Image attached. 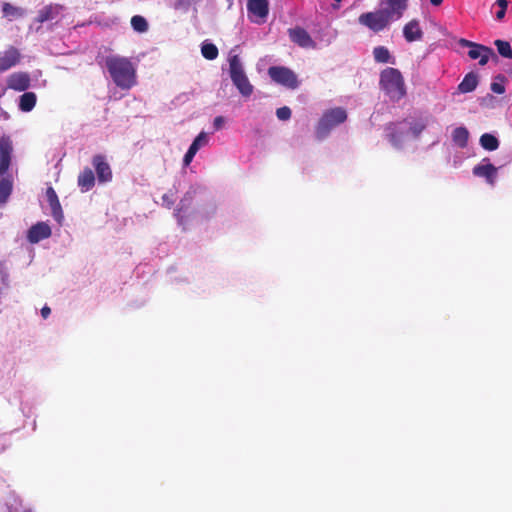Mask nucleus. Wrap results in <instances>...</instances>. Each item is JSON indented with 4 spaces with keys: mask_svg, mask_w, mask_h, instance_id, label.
<instances>
[{
    "mask_svg": "<svg viewBox=\"0 0 512 512\" xmlns=\"http://www.w3.org/2000/svg\"><path fill=\"white\" fill-rule=\"evenodd\" d=\"M105 65L117 87L125 90L136 84V69L130 59L111 55L106 57Z\"/></svg>",
    "mask_w": 512,
    "mask_h": 512,
    "instance_id": "obj_1",
    "label": "nucleus"
},
{
    "mask_svg": "<svg viewBox=\"0 0 512 512\" xmlns=\"http://www.w3.org/2000/svg\"><path fill=\"white\" fill-rule=\"evenodd\" d=\"M13 144L10 136L0 137V205L5 204L13 190V179L8 173L11 165Z\"/></svg>",
    "mask_w": 512,
    "mask_h": 512,
    "instance_id": "obj_2",
    "label": "nucleus"
},
{
    "mask_svg": "<svg viewBox=\"0 0 512 512\" xmlns=\"http://www.w3.org/2000/svg\"><path fill=\"white\" fill-rule=\"evenodd\" d=\"M379 84L392 101H399L406 95L404 78L396 68L387 67L382 70Z\"/></svg>",
    "mask_w": 512,
    "mask_h": 512,
    "instance_id": "obj_3",
    "label": "nucleus"
},
{
    "mask_svg": "<svg viewBox=\"0 0 512 512\" xmlns=\"http://www.w3.org/2000/svg\"><path fill=\"white\" fill-rule=\"evenodd\" d=\"M347 120V112L342 107H336L325 111L318 121L315 132L319 140L328 136L332 129Z\"/></svg>",
    "mask_w": 512,
    "mask_h": 512,
    "instance_id": "obj_4",
    "label": "nucleus"
},
{
    "mask_svg": "<svg viewBox=\"0 0 512 512\" xmlns=\"http://www.w3.org/2000/svg\"><path fill=\"white\" fill-rule=\"evenodd\" d=\"M393 21L395 19L383 8L362 13L358 17V23L374 33L385 30Z\"/></svg>",
    "mask_w": 512,
    "mask_h": 512,
    "instance_id": "obj_5",
    "label": "nucleus"
},
{
    "mask_svg": "<svg viewBox=\"0 0 512 512\" xmlns=\"http://www.w3.org/2000/svg\"><path fill=\"white\" fill-rule=\"evenodd\" d=\"M229 71L233 84L244 97H249L253 92V86L249 82L238 55L229 57Z\"/></svg>",
    "mask_w": 512,
    "mask_h": 512,
    "instance_id": "obj_6",
    "label": "nucleus"
},
{
    "mask_svg": "<svg viewBox=\"0 0 512 512\" xmlns=\"http://www.w3.org/2000/svg\"><path fill=\"white\" fill-rule=\"evenodd\" d=\"M268 75L271 80L288 89L295 90L299 87V80L296 73L285 66H271L268 68Z\"/></svg>",
    "mask_w": 512,
    "mask_h": 512,
    "instance_id": "obj_7",
    "label": "nucleus"
},
{
    "mask_svg": "<svg viewBox=\"0 0 512 512\" xmlns=\"http://www.w3.org/2000/svg\"><path fill=\"white\" fill-rule=\"evenodd\" d=\"M459 45L462 47H468V56L472 60L479 59V65L484 66L488 63L490 57L497 59L494 50L488 46L478 44L467 39L461 38Z\"/></svg>",
    "mask_w": 512,
    "mask_h": 512,
    "instance_id": "obj_8",
    "label": "nucleus"
},
{
    "mask_svg": "<svg viewBox=\"0 0 512 512\" xmlns=\"http://www.w3.org/2000/svg\"><path fill=\"white\" fill-rule=\"evenodd\" d=\"M288 35L290 40L301 48L314 49L316 47L315 41L302 27H294L288 29Z\"/></svg>",
    "mask_w": 512,
    "mask_h": 512,
    "instance_id": "obj_9",
    "label": "nucleus"
},
{
    "mask_svg": "<svg viewBox=\"0 0 512 512\" xmlns=\"http://www.w3.org/2000/svg\"><path fill=\"white\" fill-rule=\"evenodd\" d=\"M22 55L14 46H9L6 50L0 52V72H5L18 65Z\"/></svg>",
    "mask_w": 512,
    "mask_h": 512,
    "instance_id": "obj_10",
    "label": "nucleus"
},
{
    "mask_svg": "<svg viewBox=\"0 0 512 512\" xmlns=\"http://www.w3.org/2000/svg\"><path fill=\"white\" fill-rule=\"evenodd\" d=\"M498 169L490 163L488 158L482 159V161L474 166L473 174L476 177L485 178L488 184L494 185L496 177H497Z\"/></svg>",
    "mask_w": 512,
    "mask_h": 512,
    "instance_id": "obj_11",
    "label": "nucleus"
},
{
    "mask_svg": "<svg viewBox=\"0 0 512 512\" xmlns=\"http://www.w3.org/2000/svg\"><path fill=\"white\" fill-rule=\"evenodd\" d=\"M193 199L194 192H186L183 198L180 200L177 208L175 209L174 215L179 225H184L186 218L190 216Z\"/></svg>",
    "mask_w": 512,
    "mask_h": 512,
    "instance_id": "obj_12",
    "label": "nucleus"
},
{
    "mask_svg": "<svg viewBox=\"0 0 512 512\" xmlns=\"http://www.w3.org/2000/svg\"><path fill=\"white\" fill-rule=\"evenodd\" d=\"M403 122H390L386 125L385 131L389 142L396 148H400L405 138L406 131L401 126Z\"/></svg>",
    "mask_w": 512,
    "mask_h": 512,
    "instance_id": "obj_13",
    "label": "nucleus"
},
{
    "mask_svg": "<svg viewBox=\"0 0 512 512\" xmlns=\"http://www.w3.org/2000/svg\"><path fill=\"white\" fill-rule=\"evenodd\" d=\"M52 231L46 222H37L32 225L27 232V240L31 244H36L51 236Z\"/></svg>",
    "mask_w": 512,
    "mask_h": 512,
    "instance_id": "obj_14",
    "label": "nucleus"
},
{
    "mask_svg": "<svg viewBox=\"0 0 512 512\" xmlns=\"http://www.w3.org/2000/svg\"><path fill=\"white\" fill-rule=\"evenodd\" d=\"M30 85L31 78L27 72H15L7 78V87L14 91H26Z\"/></svg>",
    "mask_w": 512,
    "mask_h": 512,
    "instance_id": "obj_15",
    "label": "nucleus"
},
{
    "mask_svg": "<svg viewBox=\"0 0 512 512\" xmlns=\"http://www.w3.org/2000/svg\"><path fill=\"white\" fill-rule=\"evenodd\" d=\"M247 9L250 14L256 17V23H263L269 12L268 0H249Z\"/></svg>",
    "mask_w": 512,
    "mask_h": 512,
    "instance_id": "obj_16",
    "label": "nucleus"
},
{
    "mask_svg": "<svg viewBox=\"0 0 512 512\" xmlns=\"http://www.w3.org/2000/svg\"><path fill=\"white\" fill-rule=\"evenodd\" d=\"M92 163L95 167L98 180L100 182H109L112 180V171L105 157L101 154L93 157Z\"/></svg>",
    "mask_w": 512,
    "mask_h": 512,
    "instance_id": "obj_17",
    "label": "nucleus"
},
{
    "mask_svg": "<svg viewBox=\"0 0 512 512\" xmlns=\"http://www.w3.org/2000/svg\"><path fill=\"white\" fill-rule=\"evenodd\" d=\"M424 32L418 19H412L403 26V37L409 43L423 39Z\"/></svg>",
    "mask_w": 512,
    "mask_h": 512,
    "instance_id": "obj_18",
    "label": "nucleus"
},
{
    "mask_svg": "<svg viewBox=\"0 0 512 512\" xmlns=\"http://www.w3.org/2000/svg\"><path fill=\"white\" fill-rule=\"evenodd\" d=\"M409 0H382V3L386 5L384 8L395 21L401 19L408 9Z\"/></svg>",
    "mask_w": 512,
    "mask_h": 512,
    "instance_id": "obj_19",
    "label": "nucleus"
},
{
    "mask_svg": "<svg viewBox=\"0 0 512 512\" xmlns=\"http://www.w3.org/2000/svg\"><path fill=\"white\" fill-rule=\"evenodd\" d=\"M46 197H47L49 206L51 208V214H52L53 218L58 223H61L64 218V215H63V210H62L60 201L58 199V196L56 194V191L52 187H48L46 190Z\"/></svg>",
    "mask_w": 512,
    "mask_h": 512,
    "instance_id": "obj_20",
    "label": "nucleus"
},
{
    "mask_svg": "<svg viewBox=\"0 0 512 512\" xmlns=\"http://www.w3.org/2000/svg\"><path fill=\"white\" fill-rule=\"evenodd\" d=\"M63 9L62 5L49 4L38 11L35 21L38 23H44L46 21L56 19Z\"/></svg>",
    "mask_w": 512,
    "mask_h": 512,
    "instance_id": "obj_21",
    "label": "nucleus"
},
{
    "mask_svg": "<svg viewBox=\"0 0 512 512\" xmlns=\"http://www.w3.org/2000/svg\"><path fill=\"white\" fill-rule=\"evenodd\" d=\"M95 176L93 171L86 167L78 176V185L83 192L89 191L94 187Z\"/></svg>",
    "mask_w": 512,
    "mask_h": 512,
    "instance_id": "obj_22",
    "label": "nucleus"
},
{
    "mask_svg": "<svg viewBox=\"0 0 512 512\" xmlns=\"http://www.w3.org/2000/svg\"><path fill=\"white\" fill-rule=\"evenodd\" d=\"M478 85V75L474 72H470L465 75L463 80L458 85V91L460 93H470L476 89Z\"/></svg>",
    "mask_w": 512,
    "mask_h": 512,
    "instance_id": "obj_23",
    "label": "nucleus"
},
{
    "mask_svg": "<svg viewBox=\"0 0 512 512\" xmlns=\"http://www.w3.org/2000/svg\"><path fill=\"white\" fill-rule=\"evenodd\" d=\"M373 57L377 63H395V58L391 55L389 49L385 46H376L373 48Z\"/></svg>",
    "mask_w": 512,
    "mask_h": 512,
    "instance_id": "obj_24",
    "label": "nucleus"
},
{
    "mask_svg": "<svg viewBox=\"0 0 512 512\" xmlns=\"http://www.w3.org/2000/svg\"><path fill=\"white\" fill-rule=\"evenodd\" d=\"M37 96L34 92H24L19 98V109L22 112H30L36 105Z\"/></svg>",
    "mask_w": 512,
    "mask_h": 512,
    "instance_id": "obj_25",
    "label": "nucleus"
},
{
    "mask_svg": "<svg viewBox=\"0 0 512 512\" xmlns=\"http://www.w3.org/2000/svg\"><path fill=\"white\" fill-rule=\"evenodd\" d=\"M469 131L465 127H457L452 132L454 144L460 148H465L468 144Z\"/></svg>",
    "mask_w": 512,
    "mask_h": 512,
    "instance_id": "obj_26",
    "label": "nucleus"
},
{
    "mask_svg": "<svg viewBox=\"0 0 512 512\" xmlns=\"http://www.w3.org/2000/svg\"><path fill=\"white\" fill-rule=\"evenodd\" d=\"M479 142L481 147L487 151H494L499 147V140L490 133L481 135Z\"/></svg>",
    "mask_w": 512,
    "mask_h": 512,
    "instance_id": "obj_27",
    "label": "nucleus"
},
{
    "mask_svg": "<svg viewBox=\"0 0 512 512\" xmlns=\"http://www.w3.org/2000/svg\"><path fill=\"white\" fill-rule=\"evenodd\" d=\"M202 56L207 60H214L218 57V48L213 43L204 42L201 46Z\"/></svg>",
    "mask_w": 512,
    "mask_h": 512,
    "instance_id": "obj_28",
    "label": "nucleus"
},
{
    "mask_svg": "<svg viewBox=\"0 0 512 512\" xmlns=\"http://www.w3.org/2000/svg\"><path fill=\"white\" fill-rule=\"evenodd\" d=\"M131 26L138 33H145L149 28L147 20L141 15L131 18Z\"/></svg>",
    "mask_w": 512,
    "mask_h": 512,
    "instance_id": "obj_29",
    "label": "nucleus"
},
{
    "mask_svg": "<svg viewBox=\"0 0 512 512\" xmlns=\"http://www.w3.org/2000/svg\"><path fill=\"white\" fill-rule=\"evenodd\" d=\"M494 45L497 47V51L502 57L508 59L512 58V48L508 41L497 39L494 41Z\"/></svg>",
    "mask_w": 512,
    "mask_h": 512,
    "instance_id": "obj_30",
    "label": "nucleus"
},
{
    "mask_svg": "<svg viewBox=\"0 0 512 512\" xmlns=\"http://www.w3.org/2000/svg\"><path fill=\"white\" fill-rule=\"evenodd\" d=\"M427 124L425 121L419 120L410 123L409 131L414 138H418L420 134L426 129Z\"/></svg>",
    "mask_w": 512,
    "mask_h": 512,
    "instance_id": "obj_31",
    "label": "nucleus"
},
{
    "mask_svg": "<svg viewBox=\"0 0 512 512\" xmlns=\"http://www.w3.org/2000/svg\"><path fill=\"white\" fill-rule=\"evenodd\" d=\"M4 16L20 17L23 15V11L19 7H15L10 3H4L2 7Z\"/></svg>",
    "mask_w": 512,
    "mask_h": 512,
    "instance_id": "obj_32",
    "label": "nucleus"
},
{
    "mask_svg": "<svg viewBox=\"0 0 512 512\" xmlns=\"http://www.w3.org/2000/svg\"><path fill=\"white\" fill-rule=\"evenodd\" d=\"M508 4V0H496L495 5L499 7V10L496 12L497 20L501 21L505 17Z\"/></svg>",
    "mask_w": 512,
    "mask_h": 512,
    "instance_id": "obj_33",
    "label": "nucleus"
},
{
    "mask_svg": "<svg viewBox=\"0 0 512 512\" xmlns=\"http://www.w3.org/2000/svg\"><path fill=\"white\" fill-rule=\"evenodd\" d=\"M276 115L279 120L286 121L291 118V109L287 106L278 108L276 110Z\"/></svg>",
    "mask_w": 512,
    "mask_h": 512,
    "instance_id": "obj_34",
    "label": "nucleus"
},
{
    "mask_svg": "<svg viewBox=\"0 0 512 512\" xmlns=\"http://www.w3.org/2000/svg\"><path fill=\"white\" fill-rule=\"evenodd\" d=\"M174 203H175L174 193L169 192V193H165L162 196V205L165 206L166 208H168V209L172 208Z\"/></svg>",
    "mask_w": 512,
    "mask_h": 512,
    "instance_id": "obj_35",
    "label": "nucleus"
},
{
    "mask_svg": "<svg viewBox=\"0 0 512 512\" xmlns=\"http://www.w3.org/2000/svg\"><path fill=\"white\" fill-rule=\"evenodd\" d=\"M192 143L196 144L197 148L200 149L202 146L208 143L207 134L205 132L199 133Z\"/></svg>",
    "mask_w": 512,
    "mask_h": 512,
    "instance_id": "obj_36",
    "label": "nucleus"
},
{
    "mask_svg": "<svg viewBox=\"0 0 512 512\" xmlns=\"http://www.w3.org/2000/svg\"><path fill=\"white\" fill-rule=\"evenodd\" d=\"M225 124V118L223 116H217L214 118L213 126L215 130H220Z\"/></svg>",
    "mask_w": 512,
    "mask_h": 512,
    "instance_id": "obj_37",
    "label": "nucleus"
},
{
    "mask_svg": "<svg viewBox=\"0 0 512 512\" xmlns=\"http://www.w3.org/2000/svg\"><path fill=\"white\" fill-rule=\"evenodd\" d=\"M491 90L496 94H503L505 92V87L500 83L493 82L491 84Z\"/></svg>",
    "mask_w": 512,
    "mask_h": 512,
    "instance_id": "obj_38",
    "label": "nucleus"
},
{
    "mask_svg": "<svg viewBox=\"0 0 512 512\" xmlns=\"http://www.w3.org/2000/svg\"><path fill=\"white\" fill-rule=\"evenodd\" d=\"M194 156L195 155H193L189 151H187L183 158L184 165H186V166L189 165L192 162Z\"/></svg>",
    "mask_w": 512,
    "mask_h": 512,
    "instance_id": "obj_39",
    "label": "nucleus"
},
{
    "mask_svg": "<svg viewBox=\"0 0 512 512\" xmlns=\"http://www.w3.org/2000/svg\"><path fill=\"white\" fill-rule=\"evenodd\" d=\"M51 313V309L48 307V306H44L42 309H41V315L44 319L48 318V316L50 315Z\"/></svg>",
    "mask_w": 512,
    "mask_h": 512,
    "instance_id": "obj_40",
    "label": "nucleus"
},
{
    "mask_svg": "<svg viewBox=\"0 0 512 512\" xmlns=\"http://www.w3.org/2000/svg\"><path fill=\"white\" fill-rule=\"evenodd\" d=\"M199 148H197L196 144H191L188 151L193 154V155H196V153L198 152Z\"/></svg>",
    "mask_w": 512,
    "mask_h": 512,
    "instance_id": "obj_41",
    "label": "nucleus"
},
{
    "mask_svg": "<svg viewBox=\"0 0 512 512\" xmlns=\"http://www.w3.org/2000/svg\"><path fill=\"white\" fill-rule=\"evenodd\" d=\"M342 0H334L331 4L333 10H338L340 8V3Z\"/></svg>",
    "mask_w": 512,
    "mask_h": 512,
    "instance_id": "obj_42",
    "label": "nucleus"
},
{
    "mask_svg": "<svg viewBox=\"0 0 512 512\" xmlns=\"http://www.w3.org/2000/svg\"><path fill=\"white\" fill-rule=\"evenodd\" d=\"M443 2V0H430V3L434 6H439L441 5Z\"/></svg>",
    "mask_w": 512,
    "mask_h": 512,
    "instance_id": "obj_43",
    "label": "nucleus"
},
{
    "mask_svg": "<svg viewBox=\"0 0 512 512\" xmlns=\"http://www.w3.org/2000/svg\"><path fill=\"white\" fill-rule=\"evenodd\" d=\"M24 512H33L32 510L28 509V510H25Z\"/></svg>",
    "mask_w": 512,
    "mask_h": 512,
    "instance_id": "obj_44",
    "label": "nucleus"
}]
</instances>
